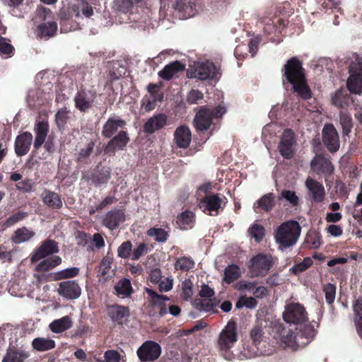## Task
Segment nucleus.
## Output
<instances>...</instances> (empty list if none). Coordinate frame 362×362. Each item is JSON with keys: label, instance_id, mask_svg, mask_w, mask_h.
<instances>
[{"label": "nucleus", "instance_id": "f257e3e1", "mask_svg": "<svg viewBox=\"0 0 362 362\" xmlns=\"http://www.w3.org/2000/svg\"><path fill=\"white\" fill-rule=\"evenodd\" d=\"M284 76L292 85L293 91L301 98H311V92L307 85L301 62L296 57L288 59L284 65Z\"/></svg>", "mask_w": 362, "mask_h": 362}, {"label": "nucleus", "instance_id": "f03ea898", "mask_svg": "<svg viewBox=\"0 0 362 362\" xmlns=\"http://www.w3.org/2000/svg\"><path fill=\"white\" fill-rule=\"evenodd\" d=\"M133 7L131 0H115L112 8L116 13L117 19L122 23H136L135 26L145 28L150 23V18L147 14L141 15L138 12H132Z\"/></svg>", "mask_w": 362, "mask_h": 362}, {"label": "nucleus", "instance_id": "7ed1b4c3", "mask_svg": "<svg viewBox=\"0 0 362 362\" xmlns=\"http://www.w3.org/2000/svg\"><path fill=\"white\" fill-rule=\"evenodd\" d=\"M301 228L296 221H290L281 224L275 230L274 239L281 248L293 247L299 239Z\"/></svg>", "mask_w": 362, "mask_h": 362}, {"label": "nucleus", "instance_id": "20e7f679", "mask_svg": "<svg viewBox=\"0 0 362 362\" xmlns=\"http://www.w3.org/2000/svg\"><path fill=\"white\" fill-rule=\"evenodd\" d=\"M296 334L291 333L282 338V342L286 346L293 350L298 348H303L309 344L316 335V329L313 325H302L299 324V327L296 329Z\"/></svg>", "mask_w": 362, "mask_h": 362}, {"label": "nucleus", "instance_id": "39448f33", "mask_svg": "<svg viewBox=\"0 0 362 362\" xmlns=\"http://www.w3.org/2000/svg\"><path fill=\"white\" fill-rule=\"evenodd\" d=\"M238 339L236 324L233 321L228 322L220 332L216 346L221 354L227 359L231 358L230 350L235 345Z\"/></svg>", "mask_w": 362, "mask_h": 362}, {"label": "nucleus", "instance_id": "423d86ee", "mask_svg": "<svg viewBox=\"0 0 362 362\" xmlns=\"http://www.w3.org/2000/svg\"><path fill=\"white\" fill-rule=\"evenodd\" d=\"M226 112V108L218 105L214 109L202 108L196 114L194 124L197 131L202 132L208 129L214 117H221Z\"/></svg>", "mask_w": 362, "mask_h": 362}, {"label": "nucleus", "instance_id": "0eeeda50", "mask_svg": "<svg viewBox=\"0 0 362 362\" xmlns=\"http://www.w3.org/2000/svg\"><path fill=\"white\" fill-rule=\"evenodd\" d=\"M311 170L319 176L324 175L327 186L333 181L334 167L331 160L322 156H315L310 162Z\"/></svg>", "mask_w": 362, "mask_h": 362}, {"label": "nucleus", "instance_id": "6e6552de", "mask_svg": "<svg viewBox=\"0 0 362 362\" xmlns=\"http://www.w3.org/2000/svg\"><path fill=\"white\" fill-rule=\"evenodd\" d=\"M273 260L271 255L258 254L251 258L249 269L252 277L265 276L271 269Z\"/></svg>", "mask_w": 362, "mask_h": 362}, {"label": "nucleus", "instance_id": "1a4fd4ad", "mask_svg": "<svg viewBox=\"0 0 362 362\" xmlns=\"http://www.w3.org/2000/svg\"><path fill=\"white\" fill-rule=\"evenodd\" d=\"M251 345H246L243 348V354L247 358H253L262 354L264 351L259 347L264 339V332L262 328L256 325L250 331Z\"/></svg>", "mask_w": 362, "mask_h": 362}, {"label": "nucleus", "instance_id": "9d476101", "mask_svg": "<svg viewBox=\"0 0 362 362\" xmlns=\"http://www.w3.org/2000/svg\"><path fill=\"white\" fill-rule=\"evenodd\" d=\"M284 320L288 323L302 324L307 320L304 307L298 303H290L285 307Z\"/></svg>", "mask_w": 362, "mask_h": 362}, {"label": "nucleus", "instance_id": "9b49d317", "mask_svg": "<svg viewBox=\"0 0 362 362\" xmlns=\"http://www.w3.org/2000/svg\"><path fill=\"white\" fill-rule=\"evenodd\" d=\"M136 353L142 362L154 361L160 356L161 347L155 341H146L138 349Z\"/></svg>", "mask_w": 362, "mask_h": 362}, {"label": "nucleus", "instance_id": "f8f14e48", "mask_svg": "<svg viewBox=\"0 0 362 362\" xmlns=\"http://www.w3.org/2000/svg\"><path fill=\"white\" fill-rule=\"evenodd\" d=\"M322 139L323 142L329 151L331 153H335L339 150V134L332 124H325L322 129Z\"/></svg>", "mask_w": 362, "mask_h": 362}, {"label": "nucleus", "instance_id": "ddd939ff", "mask_svg": "<svg viewBox=\"0 0 362 362\" xmlns=\"http://www.w3.org/2000/svg\"><path fill=\"white\" fill-rule=\"evenodd\" d=\"M218 74L216 66L209 62L198 63L195 70L190 74V78H196L200 80L214 79Z\"/></svg>", "mask_w": 362, "mask_h": 362}, {"label": "nucleus", "instance_id": "4468645a", "mask_svg": "<svg viewBox=\"0 0 362 362\" xmlns=\"http://www.w3.org/2000/svg\"><path fill=\"white\" fill-rule=\"evenodd\" d=\"M296 141L294 134L291 129H286L279 145L280 154L286 159L291 158L295 151Z\"/></svg>", "mask_w": 362, "mask_h": 362}, {"label": "nucleus", "instance_id": "2eb2a0df", "mask_svg": "<svg viewBox=\"0 0 362 362\" xmlns=\"http://www.w3.org/2000/svg\"><path fill=\"white\" fill-rule=\"evenodd\" d=\"M305 186L308 190L310 199L317 203H321L325 200L326 192L323 185L317 180L308 177Z\"/></svg>", "mask_w": 362, "mask_h": 362}, {"label": "nucleus", "instance_id": "dca6fc26", "mask_svg": "<svg viewBox=\"0 0 362 362\" xmlns=\"http://www.w3.org/2000/svg\"><path fill=\"white\" fill-rule=\"evenodd\" d=\"M57 292L67 300H75L80 297L81 288L76 281H64L59 284Z\"/></svg>", "mask_w": 362, "mask_h": 362}, {"label": "nucleus", "instance_id": "f3484780", "mask_svg": "<svg viewBox=\"0 0 362 362\" xmlns=\"http://www.w3.org/2000/svg\"><path fill=\"white\" fill-rule=\"evenodd\" d=\"M223 201L218 194L208 195L200 201L199 208L209 215L216 216L218 213Z\"/></svg>", "mask_w": 362, "mask_h": 362}, {"label": "nucleus", "instance_id": "a211bd4d", "mask_svg": "<svg viewBox=\"0 0 362 362\" xmlns=\"http://www.w3.org/2000/svg\"><path fill=\"white\" fill-rule=\"evenodd\" d=\"M96 98V93L91 90H81L74 98L76 107L81 112L90 109Z\"/></svg>", "mask_w": 362, "mask_h": 362}, {"label": "nucleus", "instance_id": "6ab92c4d", "mask_svg": "<svg viewBox=\"0 0 362 362\" xmlns=\"http://www.w3.org/2000/svg\"><path fill=\"white\" fill-rule=\"evenodd\" d=\"M359 71L357 72L354 65L349 67L350 76L347 79L346 86L349 90L354 94L362 93V64H359Z\"/></svg>", "mask_w": 362, "mask_h": 362}, {"label": "nucleus", "instance_id": "aec40b11", "mask_svg": "<svg viewBox=\"0 0 362 362\" xmlns=\"http://www.w3.org/2000/svg\"><path fill=\"white\" fill-rule=\"evenodd\" d=\"M59 247L57 242L53 240H47L35 250L31 257V262H35L48 255L58 252Z\"/></svg>", "mask_w": 362, "mask_h": 362}, {"label": "nucleus", "instance_id": "412c9836", "mask_svg": "<svg viewBox=\"0 0 362 362\" xmlns=\"http://www.w3.org/2000/svg\"><path fill=\"white\" fill-rule=\"evenodd\" d=\"M129 141V138L127 132L120 131L114 136L105 148V153L114 155L117 150H123Z\"/></svg>", "mask_w": 362, "mask_h": 362}, {"label": "nucleus", "instance_id": "4be33fe9", "mask_svg": "<svg viewBox=\"0 0 362 362\" xmlns=\"http://www.w3.org/2000/svg\"><path fill=\"white\" fill-rule=\"evenodd\" d=\"M33 141L31 133L25 132L18 135L15 141V152L18 156L28 153Z\"/></svg>", "mask_w": 362, "mask_h": 362}, {"label": "nucleus", "instance_id": "5701e85b", "mask_svg": "<svg viewBox=\"0 0 362 362\" xmlns=\"http://www.w3.org/2000/svg\"><path fill=\"white\" fill-rule=\"evenodd\" d=\"M174 139L177 147L187 148L192 140V134L189 128L185 125L178 127L175 131Z\"/></svg>", "mask_w": 362, "mask_h": 362}, {"label": "nucleus", "instance_id": "b1692460", "mask_svg": "<svg viewBox=\"0 0 362 362\" xmlns=\"http://www.w3.org/2000/svg\"><path fill=\"white\" fill-rule=\"evenodd\" d=\"M167 116L165 114H157L151 117L144 125V131L147 134H153L164 127L167 123Z\"/></svg>", "mask_w": 362, "mask_h": 362}, {"label": "nucleus", "instance_id": "393cba45", "mask_svg": "<svg viewBox=\"0 0 362 362\" xmlns=\"http://www.w3.org/2000/svg\"><path fill=\"white\" fill-rule=\"evenodd\" d=\"M146 292L148 295L152 305L157 307L160 316H163L167 313L166 302L169 298L164 295H158L156 292L151 288H146Z\"/></svg>", "mask_w": 362, "mask_h": 362}, {"label": "nucleus", "instance_id": "a878e982", "mask_svg": "<svg viewBox=\"0 0 362 362\" xmlns=\"http://www.w3.org/2000/svg\"><path fill=\"white\" fill-rule=\"evenodd\" d=\"M124 221V214L122 210L114 209L107 212L103 218V223L110 230L116 228Z\"/></svg>", "mask_w": 362, "mask_h": 362}, {"label": "nucleus", "instance_id": "bb28decb", "mask_svg": "<svg viewBox=\"0 0 362 362\" xmlns=\"http://www.w3.org/2000/svg\"><path fill=\"white\" fill-rule=\"evenodd\" d=\"M125 125V121L118 117H110L103 125L102 134L105 138H110L119 128L122 129Z\"/></svg>", "mask_w": 362, "mask_h": 362}, {"label": "nucleus", "instance_id": "cd10ccee", "mask_svg": "<svg viewBox=\"0 0 362 362\" xmlns=\"http://www.w3.org/2000/svg\"><path fill=\"white\" fill-rule=\"evenodd\" d=\"M274 195L273 193H268L263 195L253 204V209L256 213L261 211L268 212L275 206Z\"/></svg>", "mask_w": 362, "mask_h": 362}, {"label": "nucleus", "instance_id": "c85d7f7f", "mask_svg": "<svg viewBox=\"0 0 362 362\" xmlns=\"http://www.w3.org/2000/svg\"><path fill=\"white\" fill-rule=\"evenodd\" d=\"M194 222V214L191 211L186 210L177 216L175 225L177 228L185 230L192 228Z\"/></svg>", "mask_w": 362, "mask_h": 362}, {"label": "nucleus", "instance_id": "c756f323", "mask_svg": "<svg viewBox=\"0 0 362 362\" xmlns=\"http://www.w3.org/2000/svg\"><path fill=\"white\" fill-rule=\"evenodd\" d=\"M185 64L179 61L171 62L158 72V76L164 80L169 81L178 72L185 69Z\"/></svg>", "mask_w": 362, "mask_h": 362}, {"label": "nucleus", "instance_id": "7c9ffc66", "mask_svg": "<svg viewBox=\"0 0 362 362\" xmlns=\"http://www.w3.org/2000/svg\"><path fill=\"white\" fill-rule=\"evenodd\" d=\"M35 139L33 146L38 149L45 141L49 132V124L47 122H39L35 127Z\"/></svg>", "mask_w": 362, "mask_h": 362}, {"label": "nucleus", "instance_id": "2f4dec72", "mask_svg": "<svg viewBox=\"0 0 362 362\" xmlns=\"http://www.w3.org/2000/svg\"><path fill=\"white\" fill-rule=\"evenodd\" d=\"M30 356L28 351L15 348H9L2 362H23Z\"/></svg>", "mask_w": 362, "mask_h": 362}, {"label": "nucleus", "instance_id": "473e14b6", "mask_svg": "<svg viewBox=\"0 0 362 362\" xmlns=\"http://www.w3.org/2000/svg\"><path fill=\"white\" fill-rule=\"evenodd\" d=\"M127 307L113 305L108 307V315L111 320L117 324H122L124 318L129 315Z\"/></svg>", "mask_w": 362, "mask_h": 362}, {"label": "nucleus", "instance_id": "72a5a7b5", "mask_svg": "<svg viewBox=\"0 0 362 362\" xmlns=\"http://www.w3.org/2000/svg\"><path fill=\"white\" fill-rule=\"evenodd\" d=\"M35 235V233L26 227L16 229L11 237V240L15 244H21L30 240Z\"/></svg>", "mask_w": 362, "mask_h": 362}, {"label": "nucleus", "instance_id": "f704fd0d", "mask_svg": "<svg viewBox=\"0 0 362 362\" xmlns=\"http://www.w3.org/2000/svg\"><path fill=\"white\" fill-rule=\"evenodd\" d=\"M332 104L339 108H344L351 103V97L344 89H339L332 95Z\"/></svg>", "mask_w": 362, "mask_h": 362}, {"label": "nucleus", "instance_id": "c9c22d12", "mask_svg": "<svg viewBox=\"0 0 362 362\" xmlns=\"http://www.w3.org/2000/svg\"><path fill=\"white\" fill-rule=\"evenodd\" d=\"M32 347L37 351H47L55 347V341L49 338L37 337L32 341Z\"/></svg>", "mask_w": 362, "mask_h": 362}, {"label": "nucleus", "instance_id": "e433bc0d", "mask_svg": "<svg viewBox=\"0 0 362 362\" xmlns=\"http://www.w3.org/2000/svg\"><path fill=\"white\" fill-rule=\"evenodd\" d=\"M72 326V321L69 316H64L60 319L55 320L49 324L50 329L54 333L64 332Z\"/></svg>", "mask_w": 362, "mask_h": 362}, {"label": "nucleus", "instance_id": "4c0bfd02", "mask_svg": "<svg viewBox=\"0 0 362 362\" xmlns=\"http://www.w3.org/2000/svg\"><path fill=\"white\" fill-rule=\"evenodd\" d=\"M197 5L194 1H189L187 2L178 1L176 4V9L183 13L184 18H191L194 16L197 13Z\"/></svg>", "mask_w": 362, "mask_h": 362}, {"label": "nucleus", "instance_id": "58836bf2", "mask_svg": "<svg viewBox=\"0 0 362 362\" xmlns=\"http://www.w3.org/2000/svg\"><path fill=\"white\" fill-rule=\"evenodd\" d=\"M43 202L52 209H59L62 206L60 197L54 192L45 190L42 194Z\"/></svg>", "mask_w": 362, "mask_h": 362}, {"label": "nucleus", "instance_id": "ea45409f", "mask_svg": "<svg viewBox=\"0 0 362 362\" xmlns=\"http://www.w3.org/2000/svg\"><path fill=\"white\" fill-rule=\"evenodd\" d=\"M57 30V24L54 21L44 23L38 26V35L41 38L48 39L54 36Z\"/></svg>", "mask_w": 362, "mask_h": 362}, {"label": "nucleus", "instance_id": "a19ab883", "mask_svg": "<svg viewBox=\"0 0 362 362\" xmlns=\"http://www.w3.org/2000/svg\"><path fill=\"white\" fill-rule=\"evenodd\" d=\"M116 294L122 298H126L132 292V287L131 282L127 279H122L119 280L114 287Z\"/></svg>", "mask_w": 362, "mask_h": 362}, {"label": "nucleus", "instance_id": "79ce46f5", "mask_svg": "<svg viewBox=\"0 0 362 362\" xmlns=\"http://www.w3.org/2000/svg\"><path fill=\"white\" fill-rule=\"evenodd\" d=\"M305 243L309 248L318 249L322 243L320 233L316 230H310L306 235Z\"/></svg>", "mask_w": 362, "mask_h": 362}, {"label": "nucleus", "instance_id": "37998d69", "mask_svg": "<svg viewBox=\"0 0 362 362\" xmlns=\"http://www.w3.org/2000/svg\"><path fill=\"white\" fill-rule=\"evenodd\" d=\"M354 323L357 328V332L362 338V298L356 300L354 304Z\"/></svg>", "mask_w": 362, "mask_h": 362}, {"label": "nucleus", "instance_id": "c03bdc74", "mask_svg": "<svg viewBox=\"0 0 362 362\" xmlns=\"http://www.w3.org/2000/svg\"><path fill=\"white\" fill-rule=\"evenodd\" d=\"M73 11L76 13V16H79L81 12L87 18H90L93 14L92 6L84 0H81L77 4L74 5Z\"/></svg>", "mask_w": 362, "mask_h": 362}, {"label": "nucleus", "instance_id": "a18cd8bd", "mask_svg": "<svg viewBox=\"0 0 362 362\" xmlns=\"http://www.w3.org/2000/svg\"><path fill=\"white\" fill-rule=\"evenodd\" d=\"M240 274V269L238 266L235 264L229 265L225 269L223 281L227 284H230L239 278Z\"/></svg>", "mask_w": 362, "mask_h": 362}, {"label": "nucleus", "instance_id": "49530a36", "mask_svg": "<svg viewBox=\"0 0 362 362\" xmlns=\"http://www.w3.org/2000/svg\"><path fill=\"white\" fill-rule=\"evenodd\" d=\"M194 306L201 312L214 313L216 304L210 299H197L194 302Z\"/></svg>", "mask_w": 362, "mask_h": 362}, {"label": "nucleus", "instance_id": "de8ad7c7", "mask_svg": "<svg viewBox=\"0 0 362 362\" xmlns=\"http://www.w3.org/2000/svg\"><path fill=\"white\" fill-rule=\"evenodd\" d=\"M146 233L158 243H165L169 237L168 233L160 228H151Z\"/></svg>", "mask_w": 362, "mask_h": 362}, {"label": "nucleus", "instance_id": "09e8293b", "mask_svg": "<svg viewBox=\"0 0 362 362\" xmlns=\"http://www.w3.org/2000/svg\"><path fill=\"white\" fill-rule=\"evenodd\" d=\"M110 178V170L109 168H104L98 171L93 175L92 181L97 185H105Z\"/></svg>", "mask_w": 362, "mask_h": 362}, {"label": "nucleus", "instance_id": "8fccbe9b", "mask_svg": "<svg viewBox=\"0 0 362 362\" xmlns=\"http://www.w3.org/2000/svg\"><path fill=\"white\" fill-rule=\"evenodd\" d=\"M79 273V268L76 267L66 268L59 270L54 273V279L61 280L64 279H69L76 276Z\"/></svg>", "mask_w": 362, "mask_h": 362}, {"label": "nucleus", "instance_id": "3c124183", "mask_svg": "<svg viewBox=\"0 0 362 362\" xmlns=\"http://www.w3.org/2000/svg\"><path fill=\"white\" fill-rule=\"evenodd\" d=\"M313 264V259L309 257H305L300 262L295 264L292 267L290 268V272L296 275L305 271Z\"/></svg>", "mask_w": 362, "mask_h": 362}, {"label": "nucleus", "instance_id": "603ef678", "mask_svg": "<svg viewBox=\"0 0 362 362\" xmlns=\"http://www.w3.org/2000/svg\"><path fill=\"white\" fill-rule=\"evenodd\" d=\"M339 119L343 135L348 136L353 127L351 117L349 114L340 112Z\"/></svg>", "mask_w": 362, "mask_h": 362}, {"label": "nucleus", "instance_id": "864d4df0", "mask_svg": "<svg viewBox=\"0 0 362 362\" xmlns=\"http://www.w3.org/2000/svg\"><path fill=\"white\" fill-rule=\"evenodd\" d=\"M257 305V301L254 297L241 296L235 304V308L240 309L245 307L248 309H253Z\"/></svg>", "mask_w": 362, "mask_h": 362}, {"label": "nucleus", "instance_id": "5fc2aeb1", "mask_svg": "<svg viewBox=\"0 0 362 362\" xmlns=\"http://www.w3.org/2000/svg\"><path fill=\"white\" fill-rule=\"evenodd\" d=\"M264 228L258 223L252 224L248 229V233L256 241L259 242L264 236Z\"/></svg>", "mask_w": 362, "mask_h": 362}, {"label": "nucleus", "instance_id": "6e6d98bb", "mask_svg": "<svg viewBox=\"0 0 362 362\" xmlns=\"http://www.w3.org/2000/svg\"><path fill=\"white\" fill-rule=\"evenodd\" d=\"M132 253V244L130 241L122 243L117 248V255L122 259H131Z\"/></svg>", "mask_w": 362, "mask_h": 362}, {"label": "nucleus", "instance_id": "4d7b16f0", "mask_svg": "<svg viewBox=\"0 0 362 362\" xmlns=\"http://www.w3.org/2000/svg\"><path fill=\"white\" fill-rule=\"evenodd\" d=\"M194 266V262L191 257H182L177 259L175 264L176 269H181L184 271H188L193 268Z\"/></svg>", "mask_w": 362, "mask_h": 362}, {"label": "nucleus", "instance_id": "13d9d810", "mask_svg": "<svg viewBox=\"0 0 362 362\" xmlns=\"http://www.w3.org/2000/svg\"><path fill=\"white\" fill-rule=\"evenodd\" d=\"M27 213L19 211L12 216H9L4 223V226L6 228L11 227L17 223L23 221L27 217Z\"/></svg>", "mask_w": 362, "mask_h": 362}, {"label": "nucleus", "instance_id": "bf43d9fd", "mask_svg": "<svg viewBox=\"0 0 362 362\" xmlns=\"http://www.w3.org/2000/svg\"><path fill=\"white\" fill-rule=\"evenodd\" d=\"M325 300L328 304H332L335 300L336 286L330 283L325 284L323 287Z\"/></svg>", "mask_w": 362, "mask_h": 362}, {"label": "nucleus", "instance_id": "052dcab7", "mask_svg": "<svg viewBox=\"0 0 362 362\" xmlns=\"http://www.w3.org/2000/svg\"><path fill=\"white\" fill-rule=\"evenodd\" d=\"M148 252V247L144 243H139L136 248L132 250L131 259L137 260L141 257L146 255Z\"/></svg>", "mask_w": 362, "mask_h": 362}, {"label": "nucleus", "instance_id": "680f3d73", "mask_svg": "<svg viewBox=\"0 0 362 362\" xmlns=\"http://www.w3.org/2000/svg\"><path fill=\"white\" fill-rule=\"evenodd\" d=\"M112 263V259L110 257L105 256L102 259V262L100 265V272L105 279H106L108 276L110 269H111Z\"/></svg>", "mask_w": 362, "mask_h": 362}, {"label": "nucleus", "instance_id": "e2e57ef3", "mask_svg": "<svg viewBox=\"0 0 362 362\" xmlns=\"http://www.w3.org/2000/svg\"><path fill=\"white\" fill-rule=\"evenodd\" d=\"M156 101H159L156 98V95H154L153 98L146 95L142 99L141 107L146 112H149L155 108Z\"/></svg>", "mask_w": 362, "mask_h": 362}, {"label": "nucleus", "instance_id": "0e129e2a", "mask_svg": "<svg viewBox=\"0 0 362 362\" xmlns=\"http://www.w3.org/2000/svg\"><path fill=\"white\" fill-rule=\"evenodd\" d=\"M192 294V283L189 279H185L182 284V298L187 300Z\"/></svg>", "mask_w": 362, "mask_h": 362}, {"label": "nucleus", "instance_id": "69168bd1", "mask_svg": "<svg viewBox=\"0 0 362 362\" xmlns=\"http://www.w3.org/2000/svg\"><path fill=\"white\" fill-rule=\"evenodd\" d=\"M13 52V47L10 44L9 41L4 37H0V53L11 57Z\"/></svg>", "mask_w": 362, "mask_h": 362}, {"label": "nucleus", "instance_id": "338daca9", "mask_svg": "<svg viewBox=\"0 0 362 362\" xmlns=\"http://www.w3.org/2000/svg\"><path fill=\"white\" fill-rule=\"evenodd\" d=\"M281 197L288 201L293 206H296L298 204L299 199L293 191L286 189L283 190L281 193Z\"/></svg>", "mask_w": 362, "mask_h": 362}, {"label": "nucleus", "instance_id": "774afa93", "mask_svg": "<svg viewBox=\"0 0 362 362\" xmlns=\"http://www.w3.org/2000/svg\"><path fill=\"white\" fill-rule=\"evenodd\" d=\"M257 285L256 281H249L247 280H241L238 281L236 285L235 288L238 291H252L255 288Z\"/></svg>", "mask_w": 362, "mask_h": 362}]
</instances>
